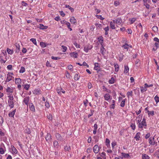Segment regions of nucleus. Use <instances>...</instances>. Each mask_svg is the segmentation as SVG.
Listing matches in <instances>:
<instances>
[{
  "label": "nucleus",
  "mask_w": 159,
  "mask_h": 159,
  "mask_svg": "<svg viewBox=\"0 0 159 159\" xmlns=\"http://www.w3.org/2000/svg\"><path fill=\"white\" fill-rule=\"evenodd\" d=\"M8 97L9 98L8 101H13L14 98L12 95H10L9 96H8Z\"/></svg>",
  "instance_id": "nucleus-35"
},
{
  "label": "nucleus",
  "mask_w": 159,
  "mask_h": 159,
  "mask_svg": "<svg viewBox=\"0 0 159 159\" xmlns=\"http://www.w3.org/2000/svg\"><path fill=\"white\" fill-rule=\"evenodd\" d=\"M16 109L14 110L13 111L10 112L8 114V116L10 117H14L15 113L16 112Z\"/></svg>",
  "instance_id": "nucleus-9"
},
{
  "label": "nucleus",
  "mask_w": 159,
  "mask_h": 159,
  "mask_svg": "<svg viewBox=\"0 0 159 159\" xmlns=\"http://www.w3.org/2000/svg\"><path fill=\"white\" fill-rule=\"evenodd\" d=\"M8 104L9 106L11 108H12L14 107V102L13 101H8Z\"/></svg>",
  "instance_id": "nucleus-13"
},
{
  "label": "nucleus",
  "mask_w": 159,
  "mask_h": 159,
  "mask_svg": "<svg viewBox=\"0 0 159 159\" xmlns=\"http://www.w3.org/2000/svg\"><path fill=\"white\" fill-rule=\"evenodd\" d=\"M7 52L9 54H12L13 53V51L12 50L9 49L8 48H7Z\"/></svg>",
  "instance_id": "nucleus-39"
},
{
  "label": "nucleus",
  "mask_w": 159,
  "mask_h": 159,
  "mask_svg": "<svg viewBox=\"0 0 159 159\" xmlns=\"http://www.w3.org/2000/svg\"><path fill=\"white\" fill-rule=\"evenodd\" d=\"M93 151L95 153H97L98 152L99 149L98 145H96L94 146L93 148Z\"/></svg>",
  "instance_id": "nucleus-2"
},
{
  "label": "nucleus",
  "mask_w": 159,
  "mask_h": 159,
  "mask_svg": "<svg viewBox=\"0 0 159 159\" xmlns=\"http://www.w3.org/2000/svg\"><path fill=\"white\" fill-rule=\"evenodd\" d=\"M136 19L135 18H133L131 19H129V20L131 21L130 24H133L136 20Z\"/></svg>",
  "instance_id": "nucleus-32"
},
{
  "label": "nucleus",
  "mask_w": 159,
  "mask_h": 159,
  "mask_svg": "<svg viewBox=\"0 0 159 159\" xmlns=\"http://www.w3.org/2000/svg\"><path fill=\"white\" fill-rule=\"evenodd\" d=\"M15 82L16 84H20L21 83V79L20 78H16Z\"/></svg>",
  "instance_id": "nucleus-27"
},
{
  "label": "nucleus",
  "mask_w": 159,
  "mask_h": 159,
  "mask_svg": "<svg viewBox=\"0 0 159 159\" xmlns=\"http://www.w3.org/2000/svg\"><path fill=\"white\" fill-rule=\"evenodd\" d=\"M115 79L114 78L112 77L111 79L109 80V83L110 84H113L114 83Z\"/></svg>",
  "instance_id": "nucleus-31"
},
{
  "label": "nucleus",
  "mask_w": 159,
  "mask_h": 159,
  "mask_svg": "<svg viewBox=\"0 0 159 159\" xmlns=\"http://www.w3.org/2000/svg\"><path fill=\"white\" fill-rule=\"evenodd\" d=\"M80 77V75H79L78 74H75L74 76V80H78Z\"/></svg>",
  "instance_id": "nucleus-21"
},
{
  "label": "nucleus",
  "mask_w": 159,
  "mask_h": 159,
  "mask_svg": "<svg viewBox=\"0 0 159 159\" xmlns=\"http://www.w3.org/2000/svg\"><path fill=\"white\" fill-rule=\"evenodd\" d=\"M39 28L41 29L44 30L47 29L48 28V26H44L42 24H40Z\"/></svg>",
  "instance_id": "nucleus-17"
},
{
  "label": "nucleus",
  "mask_w": 159,
  "mask_h": 159,
  "mask_svg": "<svg viewBox=\"0 0 159 159\" xmlns=\"http://www.w3.org/2000/svg\"><path fill=\"white\" fill-rule=\"evenodd\" d=\"M25 70L24 67H21L19 71V72L20 73H23L25 71Z\"/></svg>",
  "instance_id": "nucleus-42"
},
{
  "label": "nucleus",
  "mask_w": 159,
  "mask_h": 159,
  "mask_svg": "<svg viewBox=\"0 0 159 159\" xmlns=\"http://www.w3.org/2000/svg\"><path fill=\"white\" fill-rule=\"evenodd\" d=\"M125 99H124L122 100V101L121 104H120V106L122 107H123L125 106Z\"/></svg>",
  "instance_id": "nucleus-40"
},
{
  "label": "nucleus",
  "mask_w": 159,
  "mask_h": 159,
  "mask_svg": "<svg viewBox=\"0 0 159 159\" xmlns=\"http://www.w3.org/2000/svg\"><path fill=\"white\" fill-rule=\"evenodd\" d=\"M98 63H96L95 64V67H94V69L97 71H99L100 70V67L98 66Z\"/></svg>",
  "instance_id": "nucleus-12"
},
{
  "label": "nucleus",
  "mask_w": 159,
  "mask_h": 159,
  "mask_svg": "<svg viewBox=\"0 0 159 159\" xmlns=\"http://www.w3.org/2000/svg\"><path fill=\"white\" fill-rule=\"evenodd\" d=\"M30 85L26 84L25 85L24 88L26 90H28L30 88Z\"/></svg>",
  "instance_id": "nucleus-46"
},
{
  "label": "nucleus",
  "mask_w": 159,
  "mask_h": 159,
  "mask_svg": "<svg viewBox=\"0 0 159 159\" xmlns=\"http://www.w3.org/2000/svg\"><path fill=\"white\" fill-rule=\"evenodd\" d=\"M68 68L69 70H73V66L71 65H69L68 66Z\"/></svg>",
  "instance_id": "nucleus-57"
},
{
  "label": "nucleus",
  "mask_w": 159,
  "mask_h": 159,
  "mask_svg": "<svg viewBox=\"0 0 159 159\" xmlns=\"http://www.w3.org/2000/svg\"><path fill=\"white\" fill-rule=\"evenodd\" d=\"M47 117L48 118V119L50 120H52V114H49L47 116Z\"/></svg>",
  "instance_id": "nucleus-44"
},
{
  "label": "nucleus",
  "mask_w": 159,
  "mask_h": 159,
  "mask_svg": "<svg viewBox=\"0 0 159 159\" xmlns=\"http://www.w3.org/2000/svg\"><path fill=\"white\" fill-rule=\"evenodd\" d=\"M115 67V71L117 72L119 70V65L117 64H115L114 65Z\"/></svg>",
  "instance_id": "nucleus-41"
},
{
  "label": "nucleus",
  "mask_w": 159,
  "mask_h": 159,
  "mask_svg": "<svg viewBox=\"0 0 159 159\" xmlns=\"http://www.w3.org/2000/svg\"><path fill=\"white\" fill-rule=\"evenodd\" d=\"M6 91L7 92L12 93L13 92V89L12 88L9 87H8L6 89Z\"/></svg>",
  "instance_id": "nucleus-25"
},
{
  "label": "nucleus",
  "mask_w": 159,
  "mask_h": 159,
  "mask_svg": "<svg viewBox=\"0 0 159 159\" xmlns=\"http://www.w3.org/2000/svg\"><path fill=\"white\" fill-rule=\"evenodd\" d=\"M53 146L54 147L57 148L58 146V143L57 141H55L53 142Z\"/></svg>",
  "instance_id": "nucleus-30"
},
{
  "label": "nucleus",
  "mask_w": 159,
  "mask_h": 159,
  "mask_svg": "<svg viewBox=\"0 0 159 159\" xmlns=\"http://www.w3.org/2000/svg\"><path fill=\"white\" fill-rule=\"evenodd\" d=\"M129 69L128 66H125V70L124 71V73H127L129 71Z\"/></svg>",
  "instance_id": "nucleus-23"
},
{
  "label": "nucleus",
  "mask_w": 159,
  "mask_h": 159,
  "mask_svg": "<svg viewBox=\"0 0 159 159\" xmlns=\"http://www.w3.org/2000/svg\"><path fill=\"white\" fill-rule=\"evenodd\" d=\"M128 46L129 45L127 44H125L123 45L122 47L125 49H128Z\"/></svg>",
  "instance_id": "nucleus-53"
},
{
  "label": "nucleus",
  "mask_w": 159,
  "mask_h": 159,
  "mask_svg": "<svg viewBox=\"0 0 159 159\" xmlns=\"http://www.w3.org/2000/svg\"><path fill=\"white\" fill-rule=\"evenodd\" d=\"M154 40L155 41L159 43V39L157 37L154 38Z\"/></svg>",
  "instance_id": "nucleus-63"
},
{
  "label": "nucleus",
  "mask_w": 159,
  "mask_h": 159,
  "mask_svg": "<svg viewBox=\"0 0 159 159\" xmlns=\"http://www.w3.org/2000/svg\"><path fill=\"white\" fill-rule=\"evenodd\" d=\"M147 90V89L146 87H145V86L143 87H140V90L141 92L142 93H143V92H145Z\"/></svg>",
  "instance_id": "nucleus-15"
},
{
  "label": "nucleus",
  "mask_w": 159,
  "mask_h": 159,
  "mask_svg": "<svg viewBox=\"0 0 159 159\" xmlns=\"http://www.w3.org/2000/svg\"><path fill=\"white\" fill-rule=\"evenodd\" d=\"M158 30V27L157 26H154L152 28V30L155 32L157 31Z\"/></svg>",
  "instance_id": "nucleus-43"
},
{
  "label": "nucleus",
  "mask_w": 159,
  "mask_h": 159,
  "mask_svg": "<svg viewBox=\"0 0 159 159\" xmlns=\"http://www.w3.org/2000/svg\"><path fill=\"white\" fill-rule=\"evenodd\" d=\"M45 106L47 108H48L50 107L49 103L48 102H46Z\"/></svg>",
  "instance_id": "nucleus-64"
},
{
  "label": "nucleus",
  "mask_w": 159,
  "mask_h": 159,
  "mask_svg": "<svg viewBox=\"0 0 159 159\" xmlns=\"http://www.w3.org/2000/svg\"><path fill=\"white\" fill-rule=\"evenodd\" d=\"M16 49V52H18L20 51V46L18 44L16 43L15 45Z\"/></svg>",
  "instance_id": "nucleus-20"
},
{
  "label": "nucleus",
  "mask_w": 159,
  "mask_h": 159,
  "mask_svg": "<svg viewBox=\"0 0 159 159\" xmlns=\"http://www.w3.org/2000/svg\"><path fill=\"white\" fill-rule=\"evenodd\" d=\"M70 55L71 57H73L75 58H77V57L78 53L77 52H73L71 53Z\"/></svg>",
  "instance_id": "nucleus-10"
},
{
  "label": "nucleus",
  "mask_w": 159,
  "mask_h": 159,
  "mask_svg": "<svg viewBox=\"0 0 159 159\" xmlns=\"http://www.w3.org/2000/svg\"><path fill=\"white\" fill-rule=\"evenodd\" d=\"M106 142L107 143V144H109L110 143V141L108 139H106Z\"/></svg>",
  "instance_id": "nucleus-62"
},
{
  "label": "nucleus",
  "mask_w": 159,
  "mask_h": 159,
  "mask_svg": "<svg viewBox=\"0 0 159 159\" xmlns=\"http://www.w3.org/2000/svg\"><path fill=\"white\" fill-rule=\"evenodd\" d=\"M40 46L43 48H44L47 46L46 43H45L41 42L40 43Z\"/></svg>",
  "instance_id": "nucleus-37"
},
{
  "label": "nucleus",
  "mask_w": 159,
  "mask_h": 159,
  "mask_svg": "<svg viewBox=\"0 0 159 159\" xmlns=\"http://www.w3.org/2000/svg\"><path fill=\"white\" fill-rule=\"evenodd\" d=\"M101 156L104 158H106V157H105V156H106L105 153L104 152H102V153Z\"/></svg>",
  "instance_id": "nucleus-61"
},
{
  "label": "nucleus",
  "mask_w": 159,
  "mask_h": 159,
  "mask_svg": "<svg viewBox=\"0 0 159 159\" xmlns=\"http://www.w3.org/2000/svg\"><path fill=\"white\" fill-rule=\"evenodd\" d=\"M131 127L132 129L133 130H134L135 128V124H132L131 125Z\"/></svg>",
  "instance_id": "nucleus-58"
},
{
  "label": "nucleus",
  "mask_w": 159,
  "mask_h": 159,
  "mask_svg": "<svg viewBox=\"0 0 159 159\" xmlns=\"http://www.w3.org/2000/svg\"><path fill=\"white\" fill-rule=\"evenodd\" d=\"M71 23L75 24L76 23V20L74 17H72L70 20Z\"/></svg>",
  "instance_id": "nucleus-18"
},
{
  "label": "nucleus",
  "mask_w": 159,
  "mask_h": 159,
  "mask_svg": "<svg viewBox=\"0 0 159 159\" xmlns=\"http://www.w3.org/2000/svg\"><path fill=\"white\" fill-rule=\"evenodd\" d=\"M149 143L152 145H157V143L154 141V137H151L149 139Z\"/></svg>",
  "instance_id": "nucleus-1"
},
{
  "label": "nucleus",
  "mask_w": 159,
  "mask_h": 159,
  "mask_svg": "<svg viewBox=\"0 0 159 159\" xmlns=\"http://www.w3.org/2000/svg\"><path fill=\"white\" fill-rule=\"evenodd\" d=\"M105 48H104L102 46L101 48V49H100V52H101V53L103 55L104 53H105Z\"/></svg>",
  "instance_id": "nucleus-33"
},
{
  "label": "nucleus",
  "mask_w": 159,
  "mask_h": 159,
  "mask_svg": "<svg viewBox=\"0 0 159 159\" xmlns=\"http://www.w3.org/2000/svg\"><path fill=\"white\" fill-rule=\"evenodd\" d=\"M51 58L52 59L55 60H58L60 59V58L57 57H56L53 56H52L51 57Z\"/></svg>",
  "instance_id": "nucleus-59"
},
{
  "label": "nucleus",
  "mask_w": 159,
  "mask_h": 159,
  "mask_svg": "<svg viewBox=\"0 0 159 159\" xmlns=\"http://www.w3.org/2000/svg\"><path fill=\"white\" fill-rule=\"evenodd\" d=\"M104 98H105V100H108L110 98V96L108 94H106L104 96Z\"/></svg>",
  "instance_id": "nucleus-28"
},
{
  "label": "nucleus",
  "mask_w": 159,
  "mask_h": 159,
  "mask_svg": "<svg viewBox=\"0 0 159 159\" xmlns=\"http://www.w3.org/2000/svg\"><path fill=\"white\" fill-rule=\"evenodd\" d=\"M61 47L63 49V50L62 51V52H66L67 49V47L66 46H62Z\"/></svg>",
  "instance_id": "nucleus-50"
},
{
  "label": "nucleus",
  "mask_w": 159,
  "mask_h": 159,
  "mask_svg": "<svg viewBox=\"0 0 159 159\" xmlns=\"http://www.w3.org/2000/svg\"><path fill=\"white\" fill-rule=\"evenodd\" d=\"M114 4L115 6H117L119 5L120 2L118 1H116L115 2Z\"/></svg>",
  "instance_id": "nucleus-60"
},
{
  "label": "nucleus",
  "mask_w": 159,
  "mask_h": 159,
  "mask_svg": "<svg viewBox=\"0 0 159 159\" xmlns=\"http://www.w3.org/2000/svg\"><path fill=\"white\" fill-rule=\"evenodd\" d=\"M95 25L96 26L97 29H101L102 28V25L100 24L96 23Z\"/></svg>",
  "instance_id": "nucleus-26"
},
{
  "label": "nucleus",
  "mask_w": 159,
  "mask_h": 159,
  "mask_svg": "<svg viewBox=\"0 0 159 159\" xmlns=\"http://www.w3.org/2000/svg\"><path fill=\"white\" fill-rule=\"evenodd\" d=\"M51 135L50 134L48 133L47 135V136L45 138L46 140L47 141H49L51 139Z\"/></svg>",
  "instance_id": "nucleus-14"
},
{
  "label": "nucleus",
  "mask_w": 159,
  "mask_h": 159,
  "mask_svg": "<svg viewBox=\"0 0 159 159\" xmlns=\"http://www.w3.org/2000/svg\"><path fill=\"white\" fill-rule=\"evenodd\" d=\"M98 40L99 42H100V43H102L103 42V40L102 39V37H100L98 38Z\"/></svg>",
  "instance_id": "nucleus-56"
},
{
  "label": "nucleus",
  "mask_w": 159,
  "mask_h": 159,
  "mask_svg": "<svg viewBox=\"0 0 159 159\" xmlns=\"http://www.w3.org/2000/svg\"><path fill=\"white\" fill-rule=\"evenodd\" d=\"M30 40L32 41L34 44L36 45V41L35 39L34 38H32L30 39Z\"/></svg>",
  "instance_id": "nucleus-45"
},
{
  "label": "nucleus",
  "mask_w": 159,
  "mask_h": 159,
  "mask_svg": "<svg viewBox=\"0 0 159 159\" xmlns=\"http://www.w3.org/2000/svg\"><path fill=\"white\" fill-rule=\"evenodd\" d=\"M115 22L117 24L119 25L121 24L122 22V20L121 18H117L116 21L115 20Z\"/></svg>",
  "instance_id": "nucleus-11"
},
{
  "label": "nucleus",
  "mask_w": 159,
  "mask_h": 159,
  "mask_svg": "<svg viewBox=\"0 0 159 159\" xmlns=\"http://www.w3.org/2000/svg\"><path fill=\"white\" fill-rule=\"evenodd\" d=\"M30 100L29 98L28 97H26L24 98L23 102L27 106H28V103Z\"/></svg>",
  "instance_id": "nucleus-8"
},
{
  "label": "nucleus",
  "mask_w": 159,
  "mask_h": 159,
  "mask_svg": "<svg viewBox=\"0 0 159 159\" xmlns=\"http://www.w3.org/2000/svg\"><path fill=\"white\" fill-rule=\"evenodd\" d=\"M132 91L128 92L127 93V95L128 98H129V96H132Z\"/></svg>",
  "instance_id": "nucleus-48"
},
{
  "label": "nucleus",
  "mask_w": 159,
  "mask_h": 159,
  "mask_svg": "<svg viewBox=\"0 0 159 159\" xmlns=\"http://www.w3.org/2000/svg\"><path fill=\"white\" fill-rule=\"evenodd\" d=\"M92 48V46H85L84 48V51L86 52H87L89 50L91 49Z\"/></svg>",
  "instance_id": "nucleus-7"
},
{
  "label": "nucleus",
  "mask_w": 159,
  "mask_h": 159,
  "mask_svg": "<svg viewBox=\"0 0 159 159\" xmlns=\"http://www.w3.org/2000/svg\"><path fill=\"white\" fill-rule=\"evenodd\" d=\"M11 148L12 152L15 153L16 154L17 153V149L15 148L13 146L11 145Z\"/></svg>",
  "instance_id": "nucleus-19"
},
{
  "label": "nucleus",
  "mask_w": 159,
  "mask_h": 159,
  "mask_svg": "<svg viewBox=\"0 0 159 159\" xmlns=\"http://www.w3.org/2000/svg\"><path fill=\"white\" fill-rule=\"evenodd\" d=\"M64 150L65 151L69 152L70 150V147L69 145H66L65 146Z\"/></svg>",
  "instance_id": "nucleus-24"
},
{
  "label": "nucleus",
  "mask_w": 159,
  "mask_h": 159,
  "mask_svg": "<svg viewBox=\"0 0 159 159\" xmlns=\"http://www.w3.org/2000/svg\"><path fill=\"white\" fill-rule=\"evenodd\" d=\"M115 20H113V21H111L110 22V26L112 29H115Z\"/></svg>",
  "instance_id": "nucleus-4"
},
{
  "label": "nucleus",
  "mask_w": 159,
  "mask_h": 159,
  "mask_svg": "<svg viewBox=\"0 0 159 159\" xmlns=\"http://www.w3.org/2000/svg\"><path fill=\"white\" fill-rule=\"evenodd\" d=\"M74 44L76 48H80V44H78L77 43L75 42L74 43Z\"/></svg>",
  "instance_id": "nucleus-49"
},
{
  "label": "nucleus",
  "mask_w": 159,
  "mask_h": 159,
  "mask_svg": "<svg viewBox=\"0 0 159 159\" xmlns=\"http://www.w3.org/2000/svg\"><path fill=\"white\" fill-rule=\"evenodd\" d=\"M7 79L6 80V82H8L11 80L12 76H10V75H7Z\"/></svg>",
  "instance_id": "nucleus-16"
},
{
  "label": "nucleus",
  "mask_w": 159,
  "mask_h": 159,
  "mask_svg": "<svg viewBox=\"0 0 159 159\" xmlns=\"http://www.w3.org/2000/svg\"><path fill=\"white\" fill-rule=\"evenodd\" d=\"M135 65H136L137 66H139L140 65V60L139 59H137L135 63Z\"/></svg>",
  "instance_id": "nucleus-34"
},
{
  "label": "nucleus",
  "mask_w": 159,
  "mask_h": 159,
  "mask_svg": "<svg viewBox=\"0 0 159 159\" xmlns=\"http://www.w3.org/2000/svg\"><path fill=\"white\" fill-rule=\"evenodd\" d=\"M33 93L36 95L40 94L41 93V90L39 89H36L33 91Z\"/></svg>",
  "instance_id": "nucleus-6"
},
{
  "label": "nucleus",
  "mask_w": 159,
  "mask_h": 159,
  "mask_svg": "<svg viewBox=\"0 0 159 159\" xmlns=\"http://www.w3.org/2000/svg\"><path fill=\"white\" fill-rule=\"evenodd\" d=\"M147 126V124L146 123H143V122H141L139 123L138 125V127L140 128H142L143 127V126Z\"/></svg>",
  "instance_id": "nucleus-5"
},
{
  "label": "nucleus",
  "mask_w": 159,
  "mask_h": 159,
  "mask_svg": "<svg viewBox=\"0 0 159 159\" xmlns=\"http://www.w3.org/2000/svg\"><path fill=\"white\" fill-rule=\"evenodd\" d=\"M55 136L57 140L60 141H62L63 140V138H62L60 134H59L56 133V134Z\"/></svg>",
  "instance_id": "nucleus-3"
},
{
  "label": "nucleus",
  "mask_w": 159,
  "mask_h": 159,
  "mask_svg": "<svg viewBox=\"0 0 159 159\" xmlns=\"http://www.w3.org/2000/svg\"><path fill=\"white\" fill-rule=\"evenodd\" d=\"M65 7L66 8H68L70 10L71 12H73L74 11V9L70 7L69 5H66Z\"/></svg>",
  "instance_id": "nucleus-29"
},
{
  "label": "nucleus",
  "mask_w": 159,
  "mask_h": 159,
  "mask_svg": "<svg viewBox=\"0 0 159 159\" xmlns=\"http://www.w3.org/2000/svg\"><path fill=\"white\" fill-rule=\"evenodd\" d=\"M144 86H145V87H146L147 88V87H152L153 86L152 84H149L148 85L147 84V83H146L144 85Z\"/></svg>",
  "instance_id": "nucleus-52"
},
{
  "label": "nucleus",
  "mask_w": 159,
  "mask_h": 159,
  "mask_svg": "<svg viewBox=\"0 0 159 159\" xmlns=\"http://www.w3.org/2000/svg\"><path fill=\"white\" fill-rule=\"evenodd\" d=\"M155 100L157 103L159 102V97L156 95L154 98Z\"/></svg>",
  "instance_id": "nucleus-47"
},
{
  "label": "nucleus",
  "mask_w": 159,
  "mask_h": 159,
  "mask_svg": "<svg viewBox=\"0 0 159 159\" xmlns=\"http://www.w3.org/2000/svg\"><path fill=\"white\" fill-rule=\"evenodd\" d=\"M122 155L125 158H128L129 157V155L128 154H126L124 153H122Z\"/></svg>",
  "instance_id": "nucleus-38"
},
{
  "label": "nucleus",
  "mask_w": 159,
  "mask_h": 159,
  "mask_svg": "<svg viewBox=\"0 0 159 159\" xmlns=\"http://www.w3.org/2000/svg\"><path fill=\"white\" fill-rule=\"evenodd\" d=\"M148 114L149 115H154V111H148Z\"/></svg>",
  "instance_id": "nucleus-55"
},
{
  "label": "nucleus",
  "mask_w": 159,
  "mask_h": 159,
  "mask_svg": "<svg viewBox=\"0 0 159 159\" xmlns=\"http://www.w3.org/2000/svg\"><path fill=\"white\" fill-rule=\"evenodd\" d=\"M87 86L89 89H90L92 87V85L90 82L88 83Z\"/></svg>",
  "instance_id": "nucleus-54"
},
{
  "label": "nucleus",
  "mask_w": 159,
  "mask_h": 159,
  "mask_svg": "<svg viewBox=\"0 0 159 159\" xmlns=\"http://www.w3.org/2000/svg\"><path fill=\"white\" fill-rule=\"evenodd\" d=\"M30 108L32 111H35L34 107L32 103H31L30 105Z\"/></svg>",
  "instance_id": "nucleus-22"
},
{
  "label": "nucleus",
  "mask_w": 159,
  "mask_h": 159,
  "mask_svg": "<svg viewBox=\"0 0 159 159\" xmlns=\"http://www.w3.org/2000/svg\"><path fill=\"white\" fill-rule=\"evenodd\" d=\"M4 151L3 148H0V153L3 154L4 153Z\"/></svg>",
  "instance_id": "nucleus-51"
},
{
  "label": "nucleus",
  "mask_w": 159,
  "mask_h": 159,
  "mask_svg": "<svg viewBox=\"0 0 159 159\" xmlns=\"http://www.w3.org/2000/svg\"><path fill=\"white\" fill-rule=\"evenodd\" d=\"M143 159H149V156L146 154H143Z\"/></svg>",
  "instance_id": "nucleus-36"
}]
</instances>
